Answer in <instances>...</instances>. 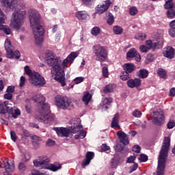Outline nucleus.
<instances>
[{
  "mask_svg": "<svg viewBox=\"0 0 175 175\" xmlns=\"http://www.w3.org/2000/svg\"><path fill=\"white\" fill-rule=\"evenodd\" d=\"M127 85L129 88H139L142 85V79L139 78L129 79L127 81Z\"/></svg>",
  "mask_w": 175,
  "mask_h": 175,
  "instance_id": "aec40b11",
  "label": "nucleus"
},
{
  "mask_svg": "<svg viewBox=\"0 0 175 175\" xmlns=\"http://www.w3.org/2000/svg\"><path fill=\"white\" fill-rule=\"evenodd\" d=\"M25 73H26V75L29 76V79H30L31 76H32V75L33 74V72H32L31 68H29V66H26L25 67Z\"/></svg>",
  "mask_w": 175,
  "mask_h": 175,
  "instance_id": "a19ab883",
  "label": "nucleus"
},
{
  "mask_svg": "<svg viewBox=\"0 0 175 175\" xmlns=\"http://www.w3.org/2000/svg\"><path fill=\"white\" fill-rule=\"evenodd\" d=\"M167 16L168 18H174L175 17V10L172 8L167 11Z\"/></svg>",
  "mask_w": 175,
  "mask_h": 175,
  "instance_id": "58836bf2",
  "label": "nucleus"
},
{
  "mask_svg": "<svg viewBox=\"0 0 175 175\" xmlns=\"http://www.w3.org/2000/svg\"><path fill=\"white\" fill-rule=\"evenodd\" d=\"M129 13L131 16H136V14H137V8H136V7L130 8Z\"/></svg>",
  "mask_w": 175,
  "mask_h": 175,
  "instance_id": "c03bdc74",
  "label": "nucleus"
},
{
  "mask_svg": "<svg viewBox=\"0 0 175 175\" xmlns=\"http://www.w3.org/2000/svg\"><path fill=\"white\" fill-rule=\"evenodd\" d=\"M170 96H175V88H172L170 90Z\"/></svg>",
  "mask_w": 175,
  "mask_h": 175,
  "instance_id": "774afa93",
  "label": "nucleus"
},
{
  "mask_svg": "<svg viewBox=\"0 0 175 175\" xmlns=\"http://www.w3.org/2000/svg\"><path fill=\"white\" fill-rule=\"evenodd\" d=\"M103 75L104 77H109V70L107 67L103 68Z\"/></svg>",
  "mask_w": 175,
  "mask_h": 175,
  "instance_id": "09e8293b",
  "label": "nucleus"
},
{
  "mask_svg": "<svg viewBox=\"0 0 175 175\" xmlns=\"http://www.w3.org/2000/svg\"><path fill=\"white\" fill-rule=\"evenodd\" d=\"M5 18L6 16H5L3 12H2V10L0 9V29L3 31L4 33H6V35H10V33H12L10 28H9L8 26L2 25L5 24Z\"/></svg>",
  "mask_w": 175,
  "mask_h": 175,
  "instance_id": "f3484780",
  "label": "nucleus"
},
{
  "mask_svg": "<svg viewBox=\"0 0 175 175\" xmlns=\"http://www.w3.org/2000/svg\"><path fill=\"white\" fill-rule=\"evenodd\" d=\"M30 84L35 85L38 88L43 87L46 84V79L40 74L36 72H33V74L29 78Z\"/></svg>",
  "mask_w": 175,
  "mask_h": 175,
  "instance_id": "9b49d317",
  "label": "nucleus"
},
{
  "mask_svg": "<svg viewBox=\"0 0 175 175\" xmlns=\"http://www.w3.org/2000/svg\"><path fill=\"white\" fill-rule=\"evenodd\" d=\"M118 163H120V161H118V160H117V159L112 160V161H111L112 167L113 168L117 167V166H118Z\"/></svg>",
  "mask_w": 175,
  "mask_h": 175,
  "instance_id": "6e6d98bb",
  "label": "nucleus"
},
{
  "mask_svg": "<svg viewBox=\"0 0 175 175\" xmlns=\"http://www.w3.org/2000/svg\"><path fill=\"white\" fill-rule=\"evenodd\" d=\"M91 98H92L91 94H90L88 92H85L82 100L85 105H88V103H90V100H91Z\"/></svg>",
  "mask_w": 175,
  "mask_h": 175,
  "instance_id": "c756f323",
  "label": "nucleus"
},
{
  "mask_svg": "<svg viewBox=\"0 0 175 175\" xmlns=\"http://www.w3.org/2000/svg\"><path fill=\"white\" fill-rule=\"evenodd\" d=\"M111 5V1H110L109 0H107L102 3H100L95 7L96 14H103V13L109 10V8H110Z\"/></svg>",
  "mask_w": 175,
  "mask_h": 175,
  "instance_id": "ddd939ff",
  "label": "nucleus"
},
{
  "mask_svg": "<svg viewBox=\"0 0 175 175\" xmlns=\"http://www.w3.org/2000/svg\"><path fill=\"white\" fill-rule=\"evenodd\" d=\"M0 2L5 8L15 9L12 16L11 27L16 30L20 29L24 24V18L27 16L25 3L17 4V0H0Z\"/></svg>",
  "mask_w": 175,
  "mask_h": 175,
  "instance_id": "f257e3e1",
  "label": "nucleus"
},
{
  "mask_svg": "<svg viewBox=\"0 0 175 175\" xmlns=\"http://www.w3.org/2000/svg\"><path fill=\"white\" fill-rule=\"evenodd\" d=\"M13 98V94L12 93L7 92V94H4V98L10 100Z\"/></svg>",
  "mask_w": 175,
  "mask_h": 175,
  "instance_id": "bf43d9fd",
  "label": "nucleus"
},
{
  "mask_svg": "<svg viewBox=\"0 0 175 175\" xmlns=\"http://www.w3.org/2000/svg\"><path fill=\"white\" fill-rule=\"evenodd\" d=\"M49 162H50V159L46 156H40L33 161L36 167H44L52 172H57L61 169V164H49Z\"/></svg>",
  "mask_w": 175,
  "mask_h": 175,
  "instance_id": "423d86ee",
  "label": "nucleus"
},
{
  "mask_svg": "<svg viewBox=\"0 0 175 175\" xmlns=\"http://www.w3.org/2000/svg\"><path fill=\"white\" fill-rule=\"evenodd\" d=\"M7 92H8L10 94H13V92H14V86H9L7 88Z\"/></svg>",
  "mask_w": 175,
  "mask_h": 175,
  "instance_id": "0e129e2a",
  "label": "nucleus"
},
{
  "mask_svg": "<svg viewBox=\"0 0 175 175\" xmlns=\"http://www.w3.org/2000/svg\"><path fill=\"white\" fill-rule=\"evenodd\" d=\"M83 3L85 5H91V3H94V1L95 0H82Z\"/></svg>",
  "mask_w": 175,
  "mask_h": 175,
  "instance_id": "338daca9",
  "label": "nucleus"
},
{
  "mask_svg": "<svg viewBox=\"0 0 175 175\" xmlns=\"http://www.w3.org/2000/svg\"><path fill=\"white\" fill-rule=\"evenodd\" d=\"M108 18H107V23L109 25H113V23H114V16H113V14L111 12H108L107 14Z\"/></svg>",
  "mask_w": 175,
  "mask_h": 175,
  "instance_id": "4c0bfd02",
  "label": "nucleus"
},
{
  "mask_svg": "<svg viewBox=\"0 0 175 175\" xmlns=\"http://www.w3.org/2000/svg\"><path fill=\"white\" fill-rule=\"evenodd\" d=\"M75 16L78 20H80L81 21L83 20H87V18L88 17V13L85 11H78L75 13Z\"/></svg>",
  "mask_w": 175,
  "mask_h": 175,
  "instance_id": "a878e982",
  "label": "nucleus"
},
{
  "mask_svg": "<svg viewBox=\"0 0 175 175\" xmlns=\"http://www.w3.org/2000/svg\"><path fill=\"white\" fill-rule=\"evenodd\" d=\"M124 147L125 146L124 145L117 144L115 146V150H116V151H118V152H121V151H122V150H124Z\"/></svg>",
  "mask_w": 175,
  "mask_h": 175,
  "instance_id": "37998d69",
  "label": "nucleus"
},
{
  "mask_svg": "<svg viewBox=\"0 0 175 175\" xmlns=\"http://www.w3.org/2000/svg\"><path fill=\"white\" fill-rule=\"evenodd\" d=\"M0 167L5 169L4 175H12V172L14 170V161L12 160L3 161L0 164Z\"/></svg>",
  "mask_w": 175,
  "mask_h": 175,
  "instance_id": "4468645a",
  "label": "nucleus"
},
{
  "mask_svg": "<svg viewBox=\"0 0 175 175\" xmlns=\"http://www.w3.org/2000/svg\"><path fill=\"white\" fill-rule=\"evenodd\" d=\"M55 142H54L51 139H48L46 142V146H48V147H53V146H55Z\"/></svg>",
  "mask_w": 175,
  "mask_h": 175,
  "instance_id": "5fc2aeb1",
  "label": "nucleus"
},
{
  "mask_svg": "<svg viewBox=\"0 0 175 175\" xmlns=\"http://www.w3.org/2000/svg\"><path fill=\"white\" fill-rule=\"evenodd\" d=\"M137 76L139 79H147L148 77V70L146 69L140 70L137 72Z\"/></svg>",
  "mask_w": 175,
  "mask_h": 175,
  "instance_id": "cd10ccee",
  "label": "nucleus"
},
{
  "mask_svg": "<svg viewBox=\"0 0 175 175\" xmlns=\"http://www.w3.org/2000/svg\"><path fill=\"white\" fill-rule=\"evenodd\" d=\"M113 29L115 35H121V33H122V32L124 31L122 27L120 26H114Z\"/></svg>",
  "mask_w": 175,
  "mask_h": 175,
  "instance_id": "f704fd0d",
  "label": "nucleus"
},
{
  "mask_svg": "<svg viewBox=\"0 0 175 175\" xmlns=\"http://www.w3.org/2000/svg\"><path fill=\"white\" fill-rule=\"evenodd\" d=\"M25 164H24L23 163H20L18 165V170H20V172H25Z\"/></svg>",
  "mask_w": 175,
  "mask_h": 175,
  "instance_id": "864d4df0",
  "label": "nucleus"
},
{
  "mask_svg": "<svg viewBox=\"0 0 175 175\" xmlns=\"http://www.w3.org/2000/svg\"><path fill=\"white\" fill-rule=\"evenodd\" d=\"M30 175H47V174L44 173H40V172L37 170H33L30 174Z\"/></svg>",
  "mask_w": 175,
  "mask_h": 175,
  "instance_id": "680f3d73",
  "label": "nucleus"
},
{
  "mask_svg": "<svg viewBox=\"0 0 175 175\" xmlns=\"http://www.w3.org/2000/svg\"><path fill=\"white\" fill-rule=\"evenodd\" d=\"M94 157H95V154L93 152H88L86 153V159L82 162V166H87L89 163H91V161L94 159Z\"/></svg>",
  "mask_w": 175,
  "mask_h": 175,
  "instance_id": "b1692460",
  "label": "nucleus"
},
{
  "mask_svg": "<svg viewBox=\"0 0 175 175\" xmlns=\"http://www.w3.org/2000/svg\"><path fill=\"white\" fill-rule=\"evenodd\" d=\"M165 3L164 4V8L167 10L170 9H173L174 8V3H173V0H165Z\"/></svg>",
  "mask_w": 175,
  "mask_h": 175,
  "instance_id": "2f4dec72",
  "label": "nucleus"
},
{
  "mask_svg": "<svg viewBox=\"0 0 175 175\" xmlns=\"http://www.w3.org/2000/svg\"><path fill=\"white\" fill-rule=\"evenodd\" d=\"M5 49L7 51V54H9L10 57H12L10 53H12V50H14L13 46H12V43L10 42V40L6 39L5 42Z\"/></svg>",
  "mask_w": 175,
  "mask_h": 175,
  "instance_id": "bb28decb",
  "label": "nucleus"
},
{
  "mask_svg": "<svg viewBox=\"0 0 175 175\" xmlns=\"http://www.w3.org/2000/svg\"><path fill=\"white\" fill-rule=\"evenodd\" d=\"M28 14L36 43V44H42L44 40V29L40 25V14L36 10H29Z\"/></svg>",
  "mask_w": 175,
  "mask_h": 175,
  "instance_id": "20e7f679",
  "label": "nucleus"
},
{
  "mask_svg": "<svg viewBox=\"0 0 175 175\" xmlns=\"http://www.w3.org/2000/svg\"><path fill=\"white\" fill-rule=\"evenodd\" d=\"M169 33L170 36L175 38V29L171 27V29L169 30Z\"/></svg>",
  "mask_w": 175,
  "mask_h": 175,
  "instance_id": "e2e57ef3",
  "label": "nucleus"
},
{
  "mask_svg": "<svg viewBox=\"0 0 175 175\" xmlns=\"http://www.w3.org/2000/svg\"><path fill=\"white\" fill-rule=\"evenodd\" d=\"M0 114H4L5 118H17L21 114V111L18 109H13L12 104L9 101H5L0 104Z\"/></svg>",
  "mask_w": 175,
  "mask_h": 175,
  "instance_id": "6e6552de",
  "label": "nucleus"
},
{
  "mask_svg": "<svg viewBox=\"0 0 175 175\" xmlns=\"http://www.w3.org/2000/svg\"><path fill=\"white\" fill-rule=\"evenodd\" d=\"M124 68L125 72H126L127 73H132V72L135 70V65H133V64L132 63L125 64Z\"/></svg>",
  "mask_w": 175,
  "mask_h": 175,
  "instance_id": "7c9ffc66",
  "label": "nucleus"
},
{
  "mask_svg": "<svg viewBox=\"0 0 175 175\" xmlns=\"http://www.w3.org/2000/svg\"><path fill=\"white\" fill-rule=\"evenodd\" d=\"M157 74L161 79H166V71L162 68H159L157 70Z\"/></svg>",
  "mask_w": 175,
  "mask_h": 175,
  "instance_id": "e433bc0d",
  "label": "nucleus"
},
{
  "mask_svg": "<svg viewBox=\"0 0 175 175\" xmlns=\"http://www.w3.org/2000/svg\"><path fill=\"white\" fill-rule=\"evenodd\" d=\"M150 49L146 45L139 46V51L141 53H148Z\"/></svg>",
  "mask_w": 175,
  "mask_h": 175,
  "instance_id": "a18cd8bd",
  "label": "nucleus"
},
{
  "mask_svg": "<svg viewBox=\"0 0 175 175\" xmlns=\"http://www.w3.org/2000/svg\"><path fill=\"white\" fill-rule=\"evenodd\" d=\"M79 57V53L77 52H72L62 62V66L63 69H66L68 68V63L70 62V64H73V61Z\"/></svg>",
  "mask_w": 175,
  "mask_h": 175,
  "instance_id": "dca6fc26",
  "label": "nucleus"
},
{
  "mask_svg": "<svg viewBox=\"0 0 175 175\" xmlns=\"http://www.w3.org/2000/svg\"><path fill=\"white\" fill-rule=\"evenodd\" d=\"M163 54L164 57H166V58H169L170 59H172L174 58V49L172 46H168L167 48H165L163 52Z\"/></svg>",
  "mask_w": 175,
  "mask_h": 175,
  "instance_id": "4be33fe9",
  "label": "nucleus"
},
{
  "mask_svg": "<svg viewBox=\"0 0 175 175\" xmlns=\"http://www.w3.org/2000/svg\"><path fill=\"white\" fill-rule=\"evenodd\" d=\"M120 79L121 80H123V81L128 80V79H129V72H126V71L123 72L120 75Z\"/></svg>",
  "mask_w": 175,
  "mask_h": 175,
  "instance_id": "ea45409f",
  "label": "nucleus"
},
{
  "mask_svg": "<svg viewBox=\"0 0 175 175\" xmlns=\"http://www.w3.org/2000/svg\"><path fill=\"white\" fill-rule=\"evenodd\" d=\"M30 159H31V156L29 155V153L25 154L24 159H23V161L25 162H27V161H29Z\"/></svg>",
  "mask_w": 175,
  "mask_h": 175,
  "instance_id": "69168bd1",
  "label": "nucleus"
},
{
  "mask_svg": "<svg viewBox=\"0 0 175 175\" xmlns=\"http://www.w3.org/2000/svg\"><path fill=\"white\" fill-rule=\"evenodd\" d=\"M11 139L13 142H16L17 140V136H16V132L14 131H10Z\"/></svg>",
  "mask_w": 175,
  "mask_h": 175,
  "instance_id": "3c124183",
  "label": "nucleus"
},
{
  "mask_svg": "<svg viewBox=\"0 0 175 175\" xmlns=\"http://www.w3.org/2000/svg\"><path fill=\"white\" fill-rule=\"evenodd\" d=\"M69 124H70L69 129L64 127L54 128V131H55L58 136H65V137H69L72 133H74L75 134V138L77 140L84 139L87 136V133L83 130L80 119L72 118L69 122Z\"/></svg>",
  "mask_w": 175,
  "mask_h": 175,
  "instance_id": "7ed1b4c3",
  "label": "nucleus"
},
{
  "mask_svg": "<svg viewBox=\"0 0 175 175\" xmlns=\"http://www.w3.org/2000/svg\"><path fill=\"white\" fill-rule=\"evenodd\" d=\"M133 116L135 118H140L142 117V111H139V109H135L133 111Z\"/></svg>",
  "mask_w": 175,
  "mask_h": 175,
  "instance_id": "79ce46f5",
  "label": "nucleus"
},
{
  "mask_svg": "<svg viewBox=\"0 0 175 175\" xmlns=\"http://www.w3.org/2000/svg\"><path fill=\"white\" fill-rule=\"evenodd\" d=\"M38 113L39 116L37 117V120H38L40 122H44V124H50L55 120V116H54L53 113H50V106L49 105L40 106Z\"/></svg>",
  "mask_w": 175,
  "mask_h": 175,
  "instance_id": "0eeeda50",
  "label": "nucleus"
},
{
  "mask_svg": "<svg viewBox=\"0 0 175 175\" xmlns=\"http://www.w3.org/2000/svg\"><path fill=\"white\" fill-rule=\"evenodd\" d=\"M101 31L102 30L100 29V27L96 26L92 29L91 33L93 36H98L100 34Z\"/></svg>",
  "mask_w": 175,
  "mask_h": 175,
  "instance_id": "473e14b6",
  "label": "nucleus"
},
{
  "mask_svg": "<svg viewBox=\"0 0 175 175\" xmlns=\"http://www.w3.org/2000/svg\"><path fill=\"white\" fill-rule=\"evenodd\" d=\"M93 53L95 55L96 61H100V62H103L106 58H107V51L105 47L100 45H96L93 46Z\"/></svg>",
  "mask_w": 175,
  "mask_h": 175,
  "instance_id": "9d476101",
  "label": "nucleus"
},
{
  "mask_svg": "<svg viewBox=\"0 0 175 175\" xmlns=\"http://www.w3.org/2000/svg\"><path fill=\"white\" fill-rule=\"evenodd\" d=\"M116 87L115 84H108L104 88L103 92L105 94H109L116 90Z\"/></svg>",
  "mask_w": 175,
  "mask_h": 175,
  "instance_id": "c85d7f7f",
  "label": "nucleus"
},
{
  "mask_svg": "<svg viewBox=\"0 0 175 175\" xmlns=\"http://www.w3.org/2000/svg\"><path fill=\"white\" fill-rule=\"evenodd\" d=\"M55 103L58 109L62 110H72L75 107L73 102L69 98L61 95L55 97Z\"/></svg>",
  "mask_w": 175,
  "mask_h": 175,
  "instance_id": "1a4fd4ad",
  "label": "nucleus"
},
{
  "mask_svg": "<svg viewBox=\"0 0 175 175\" xmlns=\"http://www.w3.org/2000/svg\"><path fill=\"white\" fill-rule=\"evenodd\" d=\"M31 139H33V143H39V142H42V139L36 135L31 137Z\"/></svg>",
  "mask_w": 175,
  "mask_h": 175,
  "instance_id": "603ef678",
  "label": "nucleus"
},
{
  "mask_svg": "<svg viewBox=\"0 0 175 175\" xmlns=\"http://www.w3.org/2000/svg\"><path fill=\"white\" fill-rule=\"evenodd\" d=\"M174 126H175L174 120H170L167 123V128H168V129H173V128H174Z\"/></svg>",
  "mask_w": 175,
  "mask_h": 175,
  "instance_id": "8fccbe9b",
  "label": "nucleus"
},
{
  "mask_svg": "<svg viewBox=\"0 0 175 175\" xmlns=\"http://www.w3.org/2000/svg\"><path fill=\"white\" fill-rule=\"evenodd\" d=\"M126 58L129 59V58H135L137 62H140L142 61V57L140 54L137 52V50L135 48H131L126 53Z\"/></svg>",
  "mask_w": 175,
  "mask_h": 175,
  "instance_id": "a211bd4d",
  "label": "nucleus"
},
{
  "mask_svg": "<svg viewBox=\"0 0 175 175\" xmlns=\"http://www.w3.org/2000/svg\"><path fill=\"white\" fill-rule=\"evenodd\" d=\"M33 100L38 103V111H40V106H43L44 105H49L44 103V100H46V98L42 94H37L33 97Z\"/></svg>",
  "mask_w": 175,
  "mask_h": 175,
  "instance_id": "6ab92c4d",
  "label": "nucleus"
},
{
  "mask_svg": "<svg viewBox=\"0 0 175 175\" xmlns=\"http://www.w3.org/2000/svg\"><path fill=\"white\" fill-rule=\"evenodd\" d=\"M111 102H113L111 98H103L102 102L100 104V107L102 108V110H107Z\"/></svg>",
  "mask_w": 175,
  "mask_h": 175,
  "instance_id": "5701e85b",
  "label": "nucleus"
},
{
  "mask_svg": "<svg viewBox=\"0 0 175 175\" xmlns=\"http://www.w3.org/2000/svg\"><path fill=\"white\" fill-rule=\"evenodd\" d=\"M83 81H84V77H76L74 79V82L75 84H80V83H83Z\"/></svg>",
  "mask_w": 175,
  "mask_h": 175,
  "instance_id": "49530a36",
  "label": "nucleus"
},
{
  "mask_svg": "<svg viewBox=\"0 0 175 175\" xmlns=\"http://www.w3.org/2000/svg\"><path fill=\"white\" fill-rule=\"evenodd\" d=\"M141 150H142V148H140V146H134L133 147V151L134 152H137V153H139V152H140V151H141Z\"/></svg>",
  "mask_w": 175,
  "mask_h": 175,
  "instance_id": "4d7b16f0",
  "label": "nucleus"
},
{
  "mask_svg": "<svg viewBox=\"0 0 175 175\" xmlns=\"http://www.w3.org/2000/svg\"><path fill=\"white\" fill-rule=\"evenodd\" d=\"M116 135L120 139V142L124 144V146L126 144H129V139L128 138V135L124 133L122 131H119L116 132Z\"/></svg>",
  "mask_w": 175,
  "mask_h": 175,
  "instance_id": "412c9836",
  "label": "nucleus"
},
{
  "mask_svg": "<svg viewBox=\"0 0 175 175\" xmlns=\"http://www.w3.org/2000/svg\"><path fill=\"white\" fill-rule=\"evenodd\" d=\"M148 160V157L146 154H141L139 157V161L140 162H146Z\"/></svg>",
  "mask_w": 175,
  "mask_h": 175,
  "instance_id": "de8ad7c7",
  "label": "nucleus"
},
{
  "mask_svg": "<svg viewBox=\"0 0 175 175\" xmlns=\"http://www.w3.org/2000/svg\"><path fill=\"white\" fill-rule=\"evenodd\" d=\"M120 113L115 114L114 117L112 119L111 126V128H118L119 129L121 128L120 126Z\"/></svg>",
  "mask_w": 175,
  "mask_h": 175,
  "instance_id": "393cba45",
  "label": "nucleus"
},
{
  "mask_svg": "<svg viewBox=\"0 0 175 175\" xmlns=\"http://www.w3.org/2000/svg\"><path fill=\"white\" fill-rule=\"evenodd\" d=\"M153 123L155 125L161 126L165 122V113L161 109H158L157 111L153 112L152 117Z\"/></svg>",
  "mask_w": 175,
  "mask_h": 175,
  "instance_id": "f8f14e48",
  "label": "nucleus"
},
{
  "mask_svg": "<svg viewBox=\"0 0 175 175\" xmlns=\"http://www.w3.org/2000/svg\"><path fill=\"white\" fill-rule=\"evenodd\" d=\"M135 159H136L135 156H131L127 159V163H133V162L135 161Z\"/></svg>",
  "mask_w": 175,
  "mask_h": 175,
  "instance_id": "052dcab7",
  "label": "nucleus"
},
{
  "mask_svg": "<svg viewBox=\"0 0 175 175\" xmlns=\"http://www.w3.org/2000/svg\"><path fill=\"white\" fill-rule=\"evenodd\" d=\"M170 148V137H165L159 156L158 166L157 172L153 175H163L165 167H166V159H167V152Z\"/></svg>",
  "mask_w": 175,
  "mask_h": 175,
  "instance_id": "39448f33",
  "label": "nucleus"
},
{
  "mask_svg": "<svg viewBox=\"0 0 175 175\" xmlns=\"http://www.w3.org/2000/svg\"><path fill=\"white\" fill-rule=\"evenodd\" d=\"M163 43V38H162V35H160L157 42L151 40H146L145 46L148 48L149 50H154V49H157V46H161Z\"/></svg>",
  "mask_w": 175,
  "mask_h": 175,
  "instance_id": "2eb2a0df",
  "label": "nucleus"
},
{
  "mask_svg": "<svg viewBox=\"0 0 175 175\" xmlns=\"http://www.w3.org/2000/svg\"><path fill=\"white\" fill-rule=\"evenodd\" d=\"M24 84H25V78L23 76H22L20 79L19 85L20 87H24Z\"/></svg>",
  "mask_w": 175,
  "mask_h": 175,
  "instance_id": "13d9d810",
  "label": "nucleus"
},
{
  "mask_svg": "<svg viewBox=\"0 0 175 175\" xmlns=\"http://www.w3.org/2000/svg\"><path fill=\"white\" fill-rule=\"evenodd\" d=\"M10 54L12 56H9V53L7 54L8 58H20V52L18 51L12 50Z\"/></svg>",
  "mask_w": 175,
  "mask_h": 175,
  "instance_id": "72a5a7b5",
  "label": "nucleus"
},
{
  "mask_svg": "<svg viewBox=\"0 0 175 175\" xmlns=\"http://www.w3.org/2000/svg\"><path fill=\"white\" fill-rule=\"evenodd\" d=\"M146 38H147V36L144 33H139L135 36V39L141 41L146 40Z\"/></svg>",
  "mask_w": 175,
  "mask_h": 175,
  "instance_id": "c9c22d12",
  "label": "nucleus"
},
{
  "mask_svg": "<svg viewBox=\"0 0 175 175\" xmlns=\"http://www.w3.org/2000/svg\"><path fill=\"white\" fill-rule=\"evenodd\" d=\"M45 61L46 65L52 66V69L55 72L54 79L57 83H60L62 87H65L66 83H65V73L62 69V62L59 61L58 57L51 51L46 52Z\"/></svg>",
  "mask_w": 175,
  "mask_h": 175,
  "instance_id": "f03ea898",
  "label": "nucleus"
}]
</instances>
